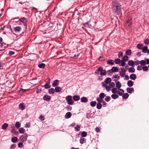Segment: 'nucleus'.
I'll list each match as a JSON object with an SVG mask.
<instances>
[{"label":"nucleus","instance_id":"obj_4","mask_svg":"<svg viewBox=\"0 0 149 149\" xmlns=\"http://www.w3.org/2000/svg\"><path fill=\"white\" fill-rule=\"evenodd\" d=\"M19 21L22 22L23 25L24 26H27V23H26V18L24 17H23L22 18H21L19 20Z\"/></svg>","mask_w":149,"mask_h":149},{"label":"nucleus","instance_id":"obj_48","mask_svg":"<svg viewBox=\"0 0 149 149\" xmlns=\"http://www.w3.org/2000/svg\"><path fill=\"white\" fill-rule=\"evenodd\" d=\"M142 69L144 71H146L148 70V68L147 66H143L142 68Z\"/></svg>","mask_w":149,"mask_h":149},{"label":"nucleus","instance_id":"obj_56","mask_svg":"<svg viewBox=\"0 0 149 149\" xmlns=\"http://www.w3.org/2000/svg\"><path fill=\"white\" fill-rule=\"evenodd\" d=\"M144 43L146 44V45L148 44H149V39L148 38L146 39L144 41Z\"/></svg>","mask_w":149,"mask_h":149},{"label":"nucleus","instance_id":"obj_10","mask_svg":"<svg viewBox=\"0 0 149 149\" xmlns=\"http://www.w3.org/2000/svg\"><path fill=\"white\" fill-rule=\"evenodd\" d=\"M136 75L135 74H132L130 75V78L132 80H135L136 79Z\"/></svg>","mask_w":149,"mask_h":149},{"label":"nucleus","instance_id":"obj_46","mask_svg":"<svg viewBox=\"0 0 149 149\" xmlns=\"http://www.w3.org/2000/svg\"><path fill=\"white\" fill-rule=\"evenodd\" d=\"M109 87H111L113 88V87H114L115 86V84L114 82H112L110 83L109 84Z\"/></svg>","mask_w":149,"mask_h":149},{"label":"nucleus","instance_id":"obj_2","mask_svg":"<svg viewBox=\"0 0 149 149\" xmlns=\"http://www.w3.org/2000/svg\"><path fill=\"white\" fill-rule=\"evenodd\" d=\"M68 104L69 105H72L74 103V101L72 99V97L71 95L67 96L65 98Z\"/></svg>","mask_w":149,"mask_h":149},{"label":"nucleus","instance_id":"obj_61","mask_svg":"<svg viewBox=\"0 0 149 149\" xmlns=\"http://www.w3.org/2000/svg\"><path fill=\"white\" fill-rule=\"evenodd\" d=\"M6 45V44L4 42L2 43L0 45V47H1L3 48L5 47V46Z\"/></svg>","mask_w":149,"mask_h":149},{"label":"nucleus","instance_id":"obj_31","mask_svg":"<svg viewBox=\"0 0 149 149\" xmlns=\"http://www.w3.org/2000/svg\"><path fill=\"white\" fill-rule=\"evenodd\" d=\"M148 49V47L147 46H145L144 47H143V48L142 49L143 52L144 53L146 52H147Z\"/></svg>","mask_w":149,"mask_h":149},{"label":"nucleus","instance_id":"obj_25","mask_svg":"<svg viewBox=\"0 0 149 149\" xmlns=\"http://www.w3.org/2000/svg\"><path fill=\"white\" fill-rule=\"evenodd\" d=\"M121 85L120 83L118 81L116 84V87L118 89H119L121 87Z\"/></svg>","mask_w":149,"mask_h":149},{"label":"nucleus","instance_id":"obj_22","mask_svg":"<svg viewBox=\"0 0 149 149\" xmlns=\"http://www.w3.org/2000/svg\"><path fill=\"white\" fill-rule=\"evenodd\" d=\"M111 79L109 77L107 78L104 81V82L107 85V84L111 82Z\"/></svg>","mask_w":149,"mask_h":149},{"label":"nucleus","instance_id":"obj_7","mask_svg":"<svg viewBox=\"0 0 149 149\" xmlns=\"http://www.w3.org/2000/svg\"><path fill=\"white\" fill-rule=\"evenodd\" d=\"M101 72H100V74L101 76L105 75L106 74L107 72L106 70H103V68L102 67H101Z\"/></svg>","mask_w":149,"mask_h":149},{"label":"nucleus","instance_id":"obj_15","mask_svg":"<svg viewBox=\"0 0 149 149\" xmlns=\"http://www.w3.org/2000/svg\"><path fill=\"white\" fill-rule=\"evenodd\" d=\"M81 102H86L88 101V99L86 97H83L81 98Z\"/></svg>","mask_w":149,"mask_h":149},{"label":"nucleus","instance_id":"obj_41","mask_svg":"<svg viewBox=\"0 0 149 149\" xmlns=\"http://www.w3.org/2000/svg\"><path fill=\"white\" fill-rule=\"evenodd\" d=\"M19 131L21 134L25 132V130L23 128H20L19 129Z\"/></svg>","mask_w":149,"mask_h":149},{"label":"nucleus","instance_id":"obj_14","mask_svg":"<svg viewBox=\"0 0 149 149\" xmlns=\"http://www.w3.org/2000/svg\"><path fill=\"white\" fill-rule=\"evenodd\" d=\"M134 91V89L132 88H127V91L129 93H131L132 91Z\"/></svg>","mask_w":149,"mask_h":149},{"label":"nucleus","instance_id":"obj_33","mask_svg":"<svg viewBox=\"0 0 149 149\" xmlns=\"http://www.w3.org/2000/svg\"><path fill=\"white\" fill-rule=\"evenodd\" d=\"M8 126V124L6 123H5L3 124L2 126V129L3 130H5Z\"/></svg>","mask_w":149,"mask_h":149},{"label":"nucleus","instance_id":"obj_35","mask_svg":"<svg viewBox=\"0 0 149 149\" xmlns=\"http://www.w3.org/2000/svg\"><path fill=\"white\" fill-rule=\"evenodd\" d=\"M38 66L39 68H44L45 66V64L44 63H42L41 64H38Z\"/></svg>","mask_w":149,"mask_h":149},{"label":"nucleus","instance_id":"obj_16","mask_svg":"<svg viewBox=\"0 0 149 149\" xmlns=\"http://www.w3.org/2000/svg\"><path fill=\"white\" fill-rule=\"evenodd\" d=\"M143 45L142 44L139 43L137 45L136 48L139 49H142L143 48Z\"/></svg>","mask_w":149,"mask_h":149},{"label":"nucleus","instance_id":"obj_60","mask_svg":"<svg viewBox=\"0 0 149 149\" xmlns=\"http://www.w3.org/2000/svg\"><path fill=\"white\" fill-rule=\"evenodd\" d=\"M105 89L108 92L110 90V88L108 86H107L105 87Z\"/></svg>","mask_w":149,"mask_h":149},{"label":"nucleus","instance_id":"obj_64","mask_svg":"<svg viewBox=\"0 0 149 149\" xmlns=\"http://www.w3.org/2000/svg\"><path fill=\"white\" fill-rule=\"evenodd\" d=\"M39 118L41 120H43L44 119V117L42 116H40L39 117Z\"/></svg>","mask_w":149,"mask_h":149},{"label":"nucleus","instance_id":"obj_8","mask_svg":"<svg viewBox=\"0 0 149 149\" xmlns=\"http://www.w3.org/2000/svg\"><path fill=\"white\" fill-rule=\"evenodd\" d=\"M43 98L44 100L49 101L50 100L51 97L47 95H45L44 96Z\"/></svg>","mask_w":149,"mask_h":149},{"label":"nucleus","instance_id":"obj_28","mask_svg":"<svg viewBox=\"0 0 149 149\" xmlns=\"http://www.w3.org/2000/svg\"><path fill=\"white\" fill-rule=\"evenodd\" d=\"M132 53L131 50L130 49H127L125 52V54L126 55L130 56Z\"/></svg>","mask_w":149,"mask_h":149},{"label":"nucleus","instance_id":"obj_9","mask_svg":"<svg viewBox=\"0 0 149 149\" xmlns=\"http://www.w3.org/2000/svg\"><path fill=\"white\" fill-rule=\"evenodd\" d=\"M58 82L59 81L58 80H56L54 81L53 82V83L52 84V86L53 87H55L56 86H57L58 85Z\"/></svg>","mask_w":149,"mask_h":149},{"label":"nucleus","instance_id":"obj_38","mask_svg":"<svg viewBox=\"0 0 149 149\" xmlns=\"http://www.w3.org/2000/svg\"><path fill=\"white\" fill-rule=\"evenodd\" d=\"M101 67H98V69L96 70L95 71V73L97 74H99V72H101Z\"/></svg>","mask_w":149,"mask_h":149},{"label":"nucleus","instance_id":"obj_36","mask_svg":"<svg viewBox=\"0 0 149 149\" xmlns=\"http://www.w3.org/2000/svg\"><path fill=\"white\" fill-rule=\"evenodd\" d=\"M96 104V102L95 101H92L90 102V105L92 107H95Z\"/></svg>","mask_w":149,"mask_h":149},{"label":"nucleus","instance_id":"obj_39","mask_svg":"<svg viewBox=\"0 0 149 149\" xmlns=\"http://www.w3.org/2000/svg\"><path fill=\"white\" fill-rule=\"evenodd\" d=\"M122 59L123 61H126L128 60V57L127 55H125L123 56Z\"/></svg>","mask_w":149,"mask_h":149},{"label":"nucleus","instance_id":"obj_57","mask_svg":"<svg viewBox=\"0 0 149 149\" xmlns=\"http://www.w3.org/2000/svg\"><path fill=\"white\" fill-rule=\"evenodd\" d=\"M16 147V145L15 144H13L11 145L10 148L11 149H14Z\"/></svg>","mask_w":149,"mask_h":149},{"label":"nucleus","instance_id":"obj_62","mask_svg":"<svg viewBox=\"0 0 149 149\" xmlns=\"http://www.w3.org/2000/svg\"><path fill=\"white\" fill-rule=\"evenodd\" d=\"M75 129H76L77 131H79L80 130V127L79 125L77 126L74 127Z\"/></svg>","mask_w":149,"mask_h":149},{"label":"nucleus","instance_id":"obj_44","mask_svg":"<svg viewBox=\"0 0 149 149\" xmlns=\"http://www.w3.org/2000/svg\"><path fill=\"white\" fill-rule=\"evenodd\" d=\"M87 135V132H86L83 131L81 133V135L82 137H85Z\"/></svg>","mask_w":149,"mask_h":149},{"label":"nucleus","instance_id":"obj_5","mask_svg":"<svg viewBox=\"0 0 149 149\" xmlns=\"http://www.w3.org/2000/svg\"><path fill=\"white\" fill-rule=\"evenodd\" d=\"M126 70L124 69H121V70L119 74L122 77H124L125 75Z\"/></svg>","mask_w":149,"mask_h":149},{"label":"nucleus","instance_id":"obj_30","mask_svg":"<svg viewBox=\"0 0 149 149\" xmlns=\"http://www.w3.org/2000/svg\"><path fill=\"white\" fill-rule=\"evenodd\" d=\"M18 140L17 138L16 137H14L11 139V141L13 143H16Z\"/></svg>","mask_w":149,"mask_h":149},{"label":"nucleus","instance_id":"obj_49","mask_svg":"<svg viewBox=\"0 0 149 149\" xmlns=\"http://www.w3.org/2000/svg\"><path fill=\"white\" fill-rule=\"evenodd\" d=\"M134 65H137L140 64V61L138 60H137L136 61L134 62Z\"/></svg>","mask_w":149,"mask_h":149},{"label":"nucleus","instance_id":"obj_55","mask_svg":"<svg viewBox=\"0 0 149 149\" xmlns=\"http://www.w3.org/2000/svg\"><path fill=\"white\" fill-rule=\"evenodd\" d=\"M98 60L100 61H102L105 60V58L103 57L100 56L98 58Z\"/></svg>","mask_w":149,"mask_h":149},{"label":"nucleus","instance_id":"obj_12","mask_svg":"<svg viewBox=\"0 0 149 149\" xmlns=\"http://www.w3.org/2000/svg\"><path fill=\"white\" fill-rule=\"evenodd\" d=\"M71 113L70 112H68L66 113L65 118L66 119L69 118L71 117Z\"/></svg>","mask_w":149,"mask_h":149},{"label":"nucleus","instance_id":"obj_45","mask_svg":"<svg viewBox=\"0 0 149 149\" xmlns=\"http://www.w3.org/2000/svg\"><path fill=\"white\" fill-rule=\"evenodd\" d=\"M104 100L106 102H108L110 100L111 97L109 96H106Z\"/></svg>","mask_w":149,"mask_h":149},{"label":"nucleus","instance_id":"obj_63","mask_svg":"<svg viewBox=\"0 0 149 149\" xmlns=\"http://www.w3.org/2000/svg\"><path fill=\"white\" fill-rule=\"evenodd\" d=\"M15 52H14L12 51H10L9 52V54L10 56H11L12 55H13L15 54Z\"/></svg>","mask_w":149,"mask_h":149},{"label":"nucleus","instance_id":"obj_37","mask_svg":"<svg viewBox=\"0 0 149 149\" xmlns=\"http://www.w3.org/2000/svg\"><path fill=\"white\" fill-rule=\"evenodd\" d=\"M129 96V95L127 93H125L123 95L122 97L123 98L125 99L127 98Z\"/></svg>","mask_w":149,"mask_h":149},{"label":"nucleus","instance_id":"obj_40","mask_svg":"<svg viewBox=\"0 0 149 149\" xmlns=\"http://www.w3.org/2000/svg\"><path fill=\"white\" fill-rule=\"evenodd\" d=\"M102 107V105L100 103H98L97 105V108L98 109H100Z\"/></svg>","mask_w":149,"mask_h":149},{"label":"nucleus","instance_id":"obj_34","mask_svg":"<svg viewBox=\"0 0 149 149\" xmlns=\"http://www.w3.org/2000/svg\"><path fill=\"white\" fill-rule=\"evenodd\" d=\"M111 97L113 99H116L118 97V96L117 94H113L111 95Z\"/></svg>","mask_w":149,"mask_h":149},{"label":"nucleus","instance_id":"obj_54","mask_svg":"<svg viewBox=\"0 0 149 149\" xmlns=\"http://www.w3.org/2000/svg\"><path fill=\"white\" fill-rule=\"evenodd\" d=\"M66 108L68 111H70L72 109V107L70 106H68Z\"/></svg>","mask_w":149,"mask_h":149},{"label":"nucleus","instance_id":"obj_51","mask_svg":"<svg viewBox=\"0 0 149 149\" xmlns=\"http://www.w3.org/2000/svg\"><path fill=\"white\" fill-rule=\"evenodd\" d=\"M44 87L45 88H46V89H48V88H50L51 87V86H50L49 84H46L45 85H44Z\"/></svg>","mask_w":149,"mask_h":149},{"label":"nucleus","instance_id":"obj_18","mask_svg":"<svg viewBox=\"0 0 149 149\" xmlns=\"http://www.w3.org/2000/svg\"><path fill=\"white\" fill-rule=\"evenodd\" d=\"M86 139L81 137L80 139L79 140L80 143L82 144L84 143H85L86 142Z\"/></svg>","mask_w":149,"mask_h":149},{"label":"nucleus","instance_id":"obj_20","mask_svg":"<svg viewBox=\"0 0 149 149\" xmlns=\"http://www.w3.org/2000/svg\"><path fill=\"white\" fill-rule=\"evenodd\" d=\"M107 63L111 65H113L114 64V61L112 59H109L107 61Z\"/></svg>","mask_w":149,"mask_h":149},{"label":"nucleus","instance_id":"obj_27","mask_svg":"<svg viewBox=\"0 0 149 149\" xmlns=\"http://www.w3.org/2000/svg\"><path fill=\"white\" fill-rule=\"evenodd\" d=\"M129 65L132 66V67H134V61L132 60H130L128 62Z\"/></svg>","mask_w":149,"mask_h":149},{"label":"nucleus","instance_id":"obj_13","mask_svg":"<svg viewBox=\"0 0 149 149\" xmlns=\"http://www.w3.org/2000/svg\"><path fill=\"white\" fill-rule=\"evenodd\" d=\"M21 30V28L19 26H17L14 28V31L15 32H19Z\"/></svg>","mask_w":149,"mask_h":149},{"label":"nucleus","instance_id":"obj_6","mask_svg":"<svg viewBox=\"0 0 149 149\" xmlns=\"http://www.w3.org/2000/svg\"><path fill=\"white\" fill-rule=\"evenodd\" d=\"M25 107V105L23 102L21 103L19 105V109L22 110H24Z\"/></svg>","mask_w":149,"mask_h":149},{"label":"nucleus","instance_id":"obj_19","mask_svg":"<svg viewBox=\"0 0 149 149\" xmlns=\"http://www.w3.org/2000/svg\"><path fill=\"white\" fill-rule=\"evenodd\" d=\"M80 97L79 95H74L73 97V100L75 101H77L80 99Z\"/></svg>","mask_w":149,"mask_h":149},{"label":"nucleus","instance_id":"obj_42","mask_svg":"<svg viewBox=\"0 0 149 149\" xmlns=\"http://www.w3.org/2000/svg\"><path fill=\"white\" fill-rule=\"evenodd\" d=\"M105 96V95L104 93H100L99 95V98L101 99H103L104 98Z\"/></svg>","mask_w":149,"mask_h":149},{"label":"nucleus","instance_id":"obj_26","mask_svg":"<svg viewBox=\"0 0 149 149\" xmlns=\"http://www.w3.org/2000/svg\"><path fill=\"white\" fill-rule=\"evenodd\" d=\"M48 92L50 94H53L55 92V91L53 88H51V89H49L48 90Z\"/></svg>","mask_w":149,"mask_h":149},{"label":"nucleus","instance_id":"obj_53","mask_svg":"<svg viewBox=\"0 0 149 149\" xmlns=\"http://www.w3.org/2000/svg\"><path fill=\"white\" fill-rule=\"evenodd\" d=\"M113 78H115L116 79H117V80H118L120 79V77L118 76V74H117L116 75H114L113 76Z\"/></svg>","mask_w":149,"mask_h":149},{"label":"nucleus","instance_id":"obj_52","mask_svg":"<svg viewBox=\"0 0 149 149\" xmlns=\"http://www.w3.org/2000/svg\"><path fill=\"white\" fill-rule=\"evenodd\" d=\"M123 53L122 52H120L118 54V57L120 58L122 57L123 56Z\"/></svg>","mask_w":149,"mask_h":149},{"label":"nucleus","instance_id":"obj_47","mask_svg":"<svg viewBox=\"0 0 149 149\" xmlns=\"http://www.w3.org/2000/svg\"><path fill=\"white\" fill-rule=\"evenodd\" d=\"M15 126L17 128L19 127L20 126V125L19 123L18 122H17L15 124Z\"/></svg>","mask_w":149,"mask_h":149},{"label":"nucleus","instance_id":"obj_11","mask_svg":"<svg viewBox=\"0 0 149 149\" xmlns=\"http://www.w3.org/2000/svg\"><path fill=\"white\" fill-rule=\"evenodd\" d=\"M118 68L116 67H113L111 69V71L113 72H118Z\"/></svg>","mask_w":149,"mask_h":149},{"label":"nucleus","instance_id":"obj_29","mask_svg":"<svg viewBox=\"0 0 149 149\" xmlns=\"http://www.w3.org/2000/svg\"><path fill=\"white\" fill-rule=\"evenodd\" d=\"M55 90L56 92H59L61 91V89L59 87H57L55 88Z\"/></svg>","mask_w":149,"mask_h":149},{"label":"nucleus","instance_id":"obj_59","mask_svg":"<svg viewBox=\"0 0 149 149\" xmlns=\"http://www.w3.org/2000/svg\"><path fill=\"white\" fill-rule=\"evenodd\" d=\"M125 65V63L124 61H122L121 65L122 66H124Z\"/></svg>","mask_w":149,"mask_h":149},{"label":"nucleus","instance_id":"obj_17","mask_svg":"<svg viewBox=\"0 0 149 149\" xmlns=\"http://www.w3.org/2000/svg\"><path fill=\"white\" fill-rule=\"evenodd\" d=\"M133 85V82L132 80H129L127 81V85L129 87H131Z\"/></svg>","mask_w":149,"mask_h":149},{"label":"nucleus","instance_id":"obj_24","mask_svg":"<svg viewBox=\"0 0 149 149\" xmlns=\"http://www.w3.org/2000/svg\"><path fill=\"white\" fill-rule=\"evenodd\" d=\"M119 90L120 91H118L117 92V93L120 95L121 96L124 93V91L122 89H119Z\"/></svg>","mask_w":149,"mask_h":149},{"label":"nucleus","instance_id":"obj_3","mask_svg":"<svg viewBox=\"0 0 149 149\" xmlns=\"http://www.w3.org/2000/svg\"><path fill=\"white\" fill-rule=\"evenodd\" d=\"M132 24V22L131 20H128L124 24V26L127 29H128L131 27Z\"/></svg>","mask_w":149,"mask_h":149},{"label":"nucleus","instance_id":"obj_58","mask_svg":"<svg viewBox=\"0 0 149 149\" xmlns=\"http://www.w3.org/2000/svg\"><path fill=\"white\" fill-rule=\"evenodd\" d=\"M18 147L20 148H22L23 147V143L21 142H20V143H19L18 144Z\"/></svg>","mask_w":149,"mask_h":149},{"label":"nucleus","instance_id":"obj_1","mask_svg":"<svg viewBox=\"0 0 149 149\" xmlns=\"http://www.w3.org/2000/svg\"><path fill=\"white\" fill-rule=\"evenodd\" d=\"M113 11L115 13L116 15L120 14L121 9V5L117 1H112Z\"/></svg>","mask_w":149,"mask_h":149},{"label":"nucleus","instance_id":"obj_43","mask_svg":"<svg viewBox=\"0 0 149 149\" xmlns=\"http://www.w3.org/2000/svg\"><path fill=\"white\" fill-rule=\"evenodd\" d=\"M115 62L116 63V64H118L120 63L121 62V61L120 59L118 58L117 59L115 60Z\"/></svg>","mask_w":149,"mask_h":149},{"label":"nucleus","instance_id":"obj_50","mask_svg":"<svg viewBox=\"0 0 149 149\" xmlns=\"http://www.w3.org/2000/svg\"><path fill=\"white\" fill-rule=\"evenodd\" d=\"M117 88H114L112 90V92L113 93H117Z\"/></svg>","mask_w":149,"mask_h":149},{"label":"nucleus","instance_id":"obj_23","mask_svg":"<svg viewBox=\"0 0 149 149\" xmlns=\"http://www.w3.org/2000/svg\"><path fill=\"white\" fill-rule=\"evenodd\" d=\"M128 71L129 72L133 73L135 72V70L134 67H130L128 69Z\"/></svg>","mask_w":149,"mask_h":149},{"label":"nucleus","instance_id":"obj_32","mask_svg":"<svg viewBox=\"0 0 149 149\" xmlns=\"http://www.w3.org/2000/svg\"><path fill=\"white\" fill-rule=\"evenodd\" d=\"M140 64L141 65L144 66L146 64V60H142L140 61Z\"/></svg>","mask_w":149,"mask_h":149},{"label":"nucleus","instance_id":"obj_21","mask_svg":"<svg viewBox=\"0 0 149 149\" xmlns=\"http://www.w3.org/2000/svg\"><path fill=\"white\" fill-rule=\"evenodd\" d=\"M20 139L21 140V141H22V142H24L27 140V136H25L23 137L22 136L20 137Z\"/></svg>","mask_w":149,"mask_h":149}]
</instances>
